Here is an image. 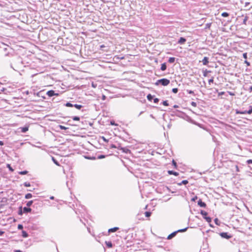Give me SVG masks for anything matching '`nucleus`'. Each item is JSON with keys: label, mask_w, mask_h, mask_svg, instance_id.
Instances as JSON below:
<instances>
[{"label": "nucleus", "mask_w": 252, "mask_h": 252, "mask_svg": "<svg viewBox=\"0 0 252 252\" xmlns=\"http://www.w3.org/2000/svg\"><path fill=\"white\" fill-rule=\"evenodd\" d=\"M23 228V226L22 224H19L18 225V229H22Z\"/></svg>", "instance_id": "obj_40"}, {"label": "nucleus", "mask_w": 252, "mask_h": 252, "mask_svg": "<svg viewBox=\"0 0 252 252\" xmlns=\"http://www.w3.org/2000/svg\"><path fill=\"white\" fill-rule=\"evenodd\" d=\"M170 83V80L166 78H163L158 80L156 83L155 85L158 86L159 84H161L163 86H167Z\"/></svg>", "instance_id": "obj_1"}, {"label": "nucleus", "mask_w": 252, "mask_h": 252, "mask_svg": "<svg viewBox=\"0 0 252 252\" xmlns=\"http://www.w3.org/2000/svg\"><path fill=\"white\" fill-rule=\"evenodd\" d=\"M145 215L146 217H150L151 215V213L150 212H146L145 213Z\"/></svg>", "instance_id": "obj_26"}, {"label": "nucleus", "mask_w": 252, "mask_h": 252, "mask_svg": "<svg viewBox=\"0 0 252 252\" xmlns=\"http://www.w3.org/2000/svg\"><path fill=\"white\" fill-rule=\"evenodd\" d=\"M73 106L75 107L77 109H80L82 107V106L81 105H79V104H74Z\"/></svg>", "instance_id": "obj_21"}, {"label": "nucleus", "mask_w": 252, "mask_h": 252, "mask_svg": "<svg viewBox=\"0 0 252 252\" xmlns=\"http://www.w3.org/2000/svg\"><path fill=\"white\" fill-rule=\"evenodd\" d=\"M24 186L26 187H30L31 186V184L30 183H28V182H25L24 184Z\"/></svg>", "instance_id": "obj_36"}, {"label": "nucleus", "mask_w": 252, "mask_h": 252, "mask_svg": "<svg viewBox=\"0 0 252 252\" xmlns=\"http://www.w3.org/2000/svg\"><path fill=\"white\" fill-rule=\"evenodd\" d=\"M54 196H52L50 197V199H54Z\"/></svg>", "instance_id": "obj_63"}, {"label": "nucleus", "mask_w": 252, "mask_h": 252, "mask_svg": "<svg viewBox=\"0 0 252 252\" xmlns=\"http://www.w3.org/2000/svg\"><path fill=\"white\" fill-rule=\"evenodd\" d=\"M22 214V211H21L20 213V214L21 215Z\"/></svg>", "instance_id": "obj_64"}, {"label": "nucleus", "mask_w": 252, "mask_h": 252, "mask_svg": "<svg viewBox=\"0 0 252 252\" xmlns=\"http://www.w3.org/2000/svg\"><path fill=\"white\" fill-rule=\"evenodd\" d=\"M32 194L31 193H28L25 195V198L26 199H29L32 198Z\"/></svg>", "instance_id": "obj_22"}, {"label": "nucleus", "mask_w": 252, "mask_h": 252, "mask_svg": "<svg viewBox=\"0 0 252 252\" xmlns=\"http://www.w3.org/2000/svg\"><path fill=\"white\" fill-rule=\"evenodd\" d=\"M21 129L22 132L25 133L29 130V126L21 127Z\"/></svg>", "instance_id": "obj_10"}, {"label": "nucleus", "mask_w": 252, "mask_h": 252, "mask_svg": "<svg viewBox=\"0 0 252 252\" xmlns=\"http://www.w3.org/2000/svg\"><path fill=\"white\" fill-rule=\"evenodd\" d=\"M100 48H104L105 47V45H102L100 46Z\"/></svg>", "instance_id": "obj_59"}, {"label": "nucleus", "mask_w": 252, "mask_h": 252, "mask_svg": "<svg viewBox=\"0 0 252 252\" xmlns=\"http://www.w3.org/2000/svg\"><path fill=\"white\" fill-rule=\"evenodd\" d=\"M163 105L164 106H168V103L167 101H164L163 102Z\"/></svg>", "instance_id": "obj_38"}, {"label": "nucleus", "mask_w": 252, "mask_h": 252, "mask_svg": "<svg viewBox=\"0 0 252 252\" xmlns=\"http://www.w3.org/2000/svg\"><path fill=\"white\" fill-rule=\"evenodd\" d=\"M72 119L74 121H79L80 120V118L78 116H74L72 118Z\"/></svg>", "instance_id": "obj_29"}, {"label": "nucleus", "mask_w": 252, "mask_h": 252, "mask_svg": "<svg viewBox=\"0 0 252 252\" xmlns=\"http://www.w3.org/2000/svg\"><path fill=\"white\" fill-rule=\"evenodd\" d=\"M3 145V142L1 141H0V145L2 146Z\"/></svg>", "instance_id": "obj_57"}, {"label": "nucleus", "mask_w": 252, "mask_h": 252, "mask_svg": "<svg viewBox=\"0 0 252 252\" xmlns=\"http://www.w3.org/2000/svg\"><path fill=\"white\" fill-rule=\"evenodd\" d=\"M228 93L229 94V95H232V96H233L235 95V94L231 92H228Z\"/></svg>", "instance_id": "obj_50"}, {"label": "nucleus", "mask_w": 252, "mask_h": 252, "mask_svg": "<svg viewBox=\"0 0 252 252\" xmlns=\"http://www.w3.org/2000/svg\"><path fill=\"white\" fill-rule=\"evenodd\" d=\"M175 61V58L174 57H170L168 60V62L169 63H173Z\"/></svg>", "instance_id": "obj_19"}, {"label": "nucleus", "mask_w": 252, "mask_h": 252, "mask_svg": "<svg viewBox=\"0 0 252 252\" xmlns=\"http://www.w3.org/2000/svg\"><path fill=\"white\" fill-rule=\"evenodd\" d=\"M102 138H103V140H104V141H106V142H107V141H108L105 139V138H104V137H102Z\"/></svg>", "instance_id": "obj_60"}, {"label": "nucleus", "mask_w": 252, "mask_h": 252, "mask_svg": "<svg viewBox=\"0 0 252 252\" xmlns=\"http://www.w3.org/2000/svg\"><path fill=\"white\" fill-rule=\"evenodd\" d=\"M105 157V156L104 155H100L98 157V159H101V158H103Z\"/></svg>", "instance_id": "obj_41"}, {"label": "nucleus", "mask_w": 252, "mask_h": 252, "mask_svg": "<svg viewBox=\"0 0 252 252\" xmlns=\"http://www.w3.org/2000/svg\"><path fill=\"white\" fill-rule=\"evenodd\" d=\"M178 89L177 88H173L172 89L173 93H174L175 94L177 93L178 92Z\"/></svg>", "instance_id": "obj_37"}, {"label": "nucleus", "mask_w": 252, "mask_h": 252, "mask_svg": "<svg viewBox=\"0 0 252 252\" xmlns=\"http://www.w3.org/2000/svg\"><path fill=\"white\" fill-rule=\"evenodd\" d=\"M224 94V92H221L219 93V95H222Z\"/></svg>", "instance_id": "obj_54"}, {"label": "nucleus", "mask_w": 252, "mask_h": 252, "mask_svg": "<svg viewBox=\"0 0 252 252\" xmlns=\"http://www.w3.org/2000/svg\"><path fill=\"white\" fill-rule=\"evenodd\" d=\"M159 101V99L158 98H156L154 99V102L156 103H158Z\"/></svg>", "instance_id": "obj_44"}, {"label": "nucleus", "mask_w": 252, "mask_h": 252, "mask_svg": "<svg viewBox=\"0 0 252 252\" xmlns=\"http://www.w3.org/2000/svg\"><path fill=\"white\" fill-rule=\"evenodd\" d=\"M245 63L247 64V66L250 65V63L248 62L247 60L245 61Z\"/></svg>", "instance_id": "obj_49"}, {"label": "nucleus", "mask_w": 252, "mask_h": 252, "mask_svg": "<svg viewBox=\"0 0 252 252\" xmlns=\"http://www.w3.org/2000/svg\"><path fill=\"white\" fill-rule=\"evenodd\" d=\"M189 183L188 180H183L182 182L177 184L178 186H181L182 184L186 185Z\"/></svg>", "instance_id": "obj_13"}, {"label": "nucleus", "mask_w": 252, "mask_h": 252, "mask_svg": "<svg viewBox=\"0 0 252 252\" xmlns=\"http://www.w3.org/2000/svg\"><path fill=\"white\" fill-rule=\"evenodd\" d=\"M160 69L162 71H164L165 70H166V65L165 63H163L161 64Z\"/></svg>", "instance_id": "obj_14"}, {"label": "nucleus", "mask_w": 252, "mask_h": 252, "mask_svg": "<svg viewBox=\"0 0 252 252\" xmlns=\"http://www.w3.org/2000/svg\"><path fill=\"white\" fill-rule=\"evenodd\" d=\"M147 97L149 101H151L153 99V96L151 94H149Z\"/></svg>", "instance_id": "obj_24"}, {"label": "nucleus", "mask_w": 252, "mask_h": 252, "mask_svg": "<svg viewBox=\"0 0 252 252\" xmlns=\"http://www.w3.org/2000/svg\"><path fill=\"white\" fill-rule=\"evenodd\" d=\"M105 244L106 246L109 248H112L113 246L112 243L111 241H106Z\"/></svg>", "instance_id": "obj_12"}, {"label": "nucleus", "mask_w": 252, "mask_h": 252, "mask_svg": "<svg viewBox=\"0 0 252 252\" xmlns=\"http://www.w3.org/2000/svg\"><path fill=\"white\" fill-rule=\"evenodd\" d=\"M250 91H252V86L250 87Z\"/></svg>", "instance_id": "obj_61"}, {"label": "nucleus", "mask_w": 252, "mask_h": 252, "mask_svg": "<svg viewBox=\"0 0 252 252\" xmlns=\"http://www.w3.org/2000/svg\"><path fill=\"white\" fill-rule=\"evenodd\" d=\"M247 162L248 164L252 163V159H249Z\"/></svg>", "instance_id": "obj_51"}, {"label": "nucleus", "mask_w": 252, "mask_h": 252, "mask_svg": "<svg viewBox=\"0 0 252 252\" xmlns=\"http://www.w3.org/2000/svg\"><path fill=\"white\" fill-rule=\"evenodd\" d=\"M4 233V232L3 231H0V236L2 235Z\"/></svg>", "instance_id": "obj_55"}, {"label": "nucleus", "mask_w": 252, "mask_h": 252, "mask_svg": "<svg viewBox=\"0 0 252 252\" xmlns=\"http://www.w3.org/2000/svg\"><path fill=\"white\" fill-rule=\"evenodd\" d=\"M198 205L201 207H206V203L203 202L200 199L198 201Z\"/></svg>", "instance_id": "obj_3"}, {"label": "nucleus", "mask_w": 252, "mask_h": 252, "mask_svg": "<svg viewBox=\"0 0 252 252\" xmlns=\"http://www.w3.org/2000/svg\"><path fill=\"white\" fill-rule=\"evenodd\" d=\"M187 228H185L184 229H179V230L176 231V232H177V233L178 232H185V231H186L187 230Z\"/></svg>", "instance_id": "obj_27"}, {"label": "nucleus", "mask_w": 252, "mask_h": 252, "mask_svg": "<svg viewBox=\"0 0 252 252\" xmlns=\"http://www.w3.org/2000/svg\"><path fill=\"white\" fill-rule=\"evenodd\" d=\"M220 235H221V237H222L223 238H226V239H229V238H230V236H228L227 233H225V232L221 233L220 234Z\"/></svg>", "instance_id": "obj_9"}, {"label": "nucleus", "mask_w": 252, "mask_h": 252, "mask_svg": "<svg viewBox=\"0 0 252 252\" xmlns=\"http://www.w3.org/2000/svg\"><path fill=\"white\" fill-rule=\"evenodd\" d=\"M191 104L193 107H196V102H195L194 101L191 102Z\"/></svg>", "instance_id": "obj_43"}, {"label": "nucleus", "mask_w": 252, "mask_h": 252, "mask_svg": "<svg viewBox=\"0 0 252 252\" xmlns=\"http://www.w3.org/2000/svg\"><path fill=\"white\" fill-rule=\"evenodd\" d=\"M247 114H251L252 113V107L251 106V109L249 110L248 111H246Z\"/></svg>", "instance_id": "obj_35"}, {"label": "nucleus", "mask_w": 252, "mask_h": 252, "mask_svg": "<svg viewBox=\"0 0 252 252\" xmlns=\"http://www.w3.org/2000/svg\"><path fill=\"white\" fill-rule=\"evenodd\" d=\"M221 16L222 17H228L229 16V14L227 12H223L222 14H221Z\"/></svg>", "instance_id": "obj_28"}, {"label": "nucleus", "mask_w": 252, "mask_h": 252, "mask_svg": "<svg viewBox=\"0 0 252 252\" xmlns=\"http://www.w3.org/2000/svg\"><path fill=\"white\" fill-rule=\"evenodd\" d=\"M110 124H111V125H113V126H118V124H115V122H114V121H111L110 122Z\"/></svg>", "instance_id": "obj_39"}, {"label": "nucleus", "mask_w": 252, "mask_h": 252, "mask_svg": "<svg viewBox=\"0 0 252 252\" xmlns=\"http://www.w3.org/2000/svg\"><path fill=\"white\" fill-rule=\"evenodd\" d=\"M168 173L169 174V175H174L176 176H178L179 175V173L177 172H175V171H172V170H168Z\"/></svg>", "instance_id": "obj_8"}, {"label": "nucleus", "mask_w": 252, "mask_h": 252, "mask_svg": "<svg viewBox=\"0 0 252 252\" xmlns=\"http://www.w3.org/2000/svg\"><path fill=\"white\" fill-rule=\"evenodd\" d=\"M214 82V77H212L208 81V83L209 85H211V83H213Z\"/></svg>", "instance_id": "obj_32"}, {"label": "nucleus", "mask_w": 252, "mask_h": 252, "mask_svg": "<svg viewBox=\"0 0 252 252\" xmlns=\"http://www.w3.org/2000/svg\"><path fill=\"white\" fill-rule=\"evenodd\" d=\"M59 127L61 129H63V130H66L67 128V127H65L64 126H63L62 125H60Z\"/></svg>", "instance_id": "obj_33"}, {"label": "nucleus", "mask_w": 252, "mask_h": 252, "mask_svg": "<svg viewBox=\"0 0 252 252\" xmlns=\"http://www.w3.org/2000/svg\"><path fill=\"white\" fill-rule=\"evenodd\" d=\"M116 148H117V147L114 144H112L110 146V148H111V149Z\"/></svg>", "instance_id": "obj_46"}, {"label": "nucleus", "mask_w": 252, "mask_h": 252, "mask_svg": "<svg viewBox=\"0 0 252 252\" xmlns=\"http://www.w3.org/2000/svg\"><path fill=\"white\" fill-rule=\"evenodd\" d=\"M177 234V232L175 231V232H173V233H172L171 234H169L168 237H167V239H172V238H173L174 237H175L176 236Z\"/></svg>", "instance_id": "obj_7"}, {"label": "nucleus", "mask_w": 252, "mask_h": 252, "mask_svg": "<svg viewBox=\"0 0 252 252\" xmlns=\"http://www.w3.org/2000/svg\"><path fill=\"white\" fill-rule=\"evenodd\" d=\"M46 94L49 97H51L54 95H56V96L59 95V94L55 93V91L53 90H50V91H48L47 92Z\"/></svg>", "instance_id": "obj_2"}, {"label": "nucleus", "mask_w": 252, "mask_h": 252, "mask_svg": "<svg viewBox=\"0 0 252 252\" xmlns=\"http://www.w3.org/2000/svg\"><path fill=\"white\" fill-rule=\"evenodd\" d=\"M243 56L244 58L246 60L247 59V53H244L243 55Z\"/></svg>", "instance_id": "obj_42"}, {"label": "nucleus", "mask_w": 252, "mask_h": 252, "mask_svg": "<svg viewBox=\"0 0 252 252\" xmlns=\"http://www.w3.org/2000/svg\"><path fill=\"white\" fill-rule=\"evenodd\" d=\"M211 71L210 70H207L206 69L203 71V76L204 77H207L208 76V73L211 72Z\"/></svg>", "instance_id": "obj_16"}, {"label": "nucleus", "mask_w": 252, "mask_h": 252, "mask_svg": "<svg viewBox=\"0 0 252 252\" xmlns=\"http://www.w3.org/2000/svg\"><path fill=\"white\" fill-rule=\"evenodd\" d=\"M89 158V159H94L95 158Z\"/></svg>", "instance_id": "obj_62"}, {"label": "nucleus", "mask_w": 252, "mask_h": 252, "mask_svg": "<svg viewBox=\"0 0 252 252\" xmlns=\"http://www.w3.org/2000/svg\"><path fill=\"white\" fill-rule=\"evenodd\" d=\"M186 38L182 37H180V38L179 39L178 42L179 44H183L186 42Z\"/></svg>", "instance_id": "obj_5"}, {"label": "nucleus", "mask_w": 252, "mask_h": 252, "mask_svg": "<svg viewBox=\"0 0 252 252\" xmlns=\"http://www.w3.org/2000/svg\"><path fill=\"white\" fill-rule=\"evenodd\" d=\"M236 113L237 114H247V112H246V111H240L237 110L236 111Z\"/></svg>", "instance_id": "obj_17"}, {"label": "nucleus", "mask_w": 252, "mask_h": 252, "mask_svg": "<svg viewBox=\"0 0 252 252\" xmlns=\"http://www.w3.org/2000/svg\"><path fill=\"white\" fill-rule=\"evenodd\" d=\"M197 199V196H194L193 198H192L191 199V200H192V201H195Z\"/></svg>", "instance_id": "obj_45"}, {"label": "nucleus", "mask_w": 252, "mask_h": 252, "mask_svg": "<svg viewBox=\"0 0 252 252\" xmlns=\"http://www.w3.org/2000/svg\"><path fill=\"white\" fill-rule=\"evenodd\" d=\"M200 214L203 216V217H207L208 213L207 212L201 210L200 212Z\"/></svg>", "instance_id": "obj_18"}, {"label": "nucleus", "mask_w": 252, "mask_h": 252, "mask_svg": "<svg viewBox=\"0 0 252 252\" xmlns=\"http://www.w3.org/2000/svg\"><path fill=\"white\" fill-rule=\"evenodd\" d=\"M53 161H54V163H55L56 165H59V164L58 163V161H56V160L54 158H53Z\"/></svg>", "instance_id": "obj_47"}, {"label": "nucleus", "mask_w": 252, "mask_h": 252, "mask_svg": "<svg viewBox=\"0 0 252 252\" xmlns=\"http://www.w3.org/2000/svg\"><path fill=\"white\" fill-rule=\"evenodd\" d=\"M119 227H113V228L108 229V232L109 233L114 232L117 231L118 230H119Z\"/></svg>", "instance_id": "obj_6"}, {"label": "nucleus", "mask_w": 252, "mask_h": 252, "mask_svg": "<svg viewBox=\"0 0 252 252\" xmlns=\"http://www.w3.org/2000/svg\"><path fill=\"white\" fill-rule=\"evenodd\" d=\"M6 166L11 172H13L14 171V169L11 167L9 164H7Z\"/></svg>", "instance_id": "obj_30"}, {"label": "nucleus", "mask_w": 252, "mask_h": 252, "mask_svg": "<svg viewBox=\"0 0 252 252\" xmlns=\"http://www.w3.org/2000/svg\"><path fill=\"white\" fill-rule=\"evenodd\" d=\"M14 252H21V251L19 250H17L14 251Z\"/></svg>", "instance_id": "obj_58"}, {"label": "nucleus", "mask_w": 252, "mask_h": 252, "mask_svg": "<svg viewBox=\"0 0 252 252\" xmlns=\"http://www.w3.org/2000/svg\"><path fill=\"white\" fill-rule=\"evenodd\" d=\"M250 4V2H247L245 3V6H247V5H248L249 4Z\"/></svg>", "instance_id": "obj_56"}, {"label": "nucleus", "mask_w": 252, "mask_h": 252, "mask_svg": "<svg viewBox=\"0 0 252 252\" xmlns=\"http://www.w3.org/2000/svg\"><path fill=\"white\" fill-rule=\"evenodd\" d=\"M28 173V171L27 170L23 171H20L19 172V174L20 175H26Z\"/></svg>", "instance_id": "obj_23"}, {"label": "nucleus", "mask_w": 252, "mask_h": 252, "mask_svg": "<svg viewBox=\"0 0 252 252\" xmlns=\"http://www.w3.org/2000/svg\"><path fill=\"white\" fill-rule=\"evenodd\" d=\"M211 23H208V24H206V27L207 28L209 29L210 28V27H211Z\"/></svg>", "instance_id": "obj_48"}, {"label": "nucleus", "mask_w": 252, "mask_h": 252, "mask_svg": "<svg viewBox=\"0 0 252 252\" xmlns=\"http://www.w3.org/2000/svg\"><path fill=\"white\" fill-rule=\"evenodd\" d=\"M188 93H189V94H193V93H193V92L192 91H191V90L188 91Z\"/></svg>", "instance_id": "obj_52"}, {"label": "nucleus", "mask_w": 252, "mask_h": 252, "mask_svg": "<svg viewBox=\"0 0 252 252\" xmlns=\"http://www.w3.org/2000/svg\"><path fill=\"white\" fill-rule=\"evenodd\" d=\"M33 203V201L32 200H31V201H29V202H28V203H27V206H30L32 205V204Z\"/></svg>", "instance_id": "obj_34"}, {"label": "nucleus", "mask_w": 252, "mask_h": 252, "mask_svg": "<svg viewBox=\"0 0 252 252\" xmlns=\"http://www.w3.org/2000/svg\"><path fill=\"white\" fill-rule=\"evenodd\" d=\"M204 219L209 223L212 221V219L209 217H204Z\"/></svg>", "instance_id": "obj_15"}, {"label": "nucleus", "mask_w": 252, "mask_h": 252, "mask_svg": "<svg viewBox=\"0 0 252 252\" xmlns=\"http://www.w3.org/2000/svg\"><path fill=\"white\" fill-rule=\"evenodd\" d=\"M65 106L66 107H73L74 106V105H73L72 104L70 103V102H67L65 104Z\"/></svg>", "instance_id": "obj_25"}, {"label": "nucleus", "mask_w": 252, "mask_h": 252, "mask_svg": "<svg viewBox=\"0 0 252 252\" xmlns=\"http://www.w3.org/2000/svg\"><path fill=\"white\" fill-rule=\"evenodd\" d=\"M22 236L24 238H27L28 237V234L25 231L23 230L22 231Z\"/></svg>", "instance_id": "obj_20"}, {"label": "nucleus", "mask_w": 252, "mask_h": 252, "mask_svg": "<svg viewBox=\"0 0 252 252\" xmlns=\"http://www.w3.org/2000/svg\"><path fill=\"white\" fill-rule=\"evenodd\" d=\"M218 219H215V222L216 223V224L217 225H219L218 223Z\"/></svg>", "instance_id": "obj_53"}, {"label": "nucleus", "mask_w": 252, "mask_h": 252, "mask_svg": "<svg viewBox=\"0 0 252 252\" xmlns=\"http://www.w3.org/2000/svg\"><path fill=\"white\" fill-rule=\"evenodd\" d=\"M202 63L203 65H207L209 63V58L207 57H204L202 60Z\"/></svg>", "instance_id": "obj_4"}, {"label": "nucleus", "mask_w": 252, "mask_h": 252, "mask_svg": "<svg viewBox=\"0 0 252 252\" xmlns=\"http://www.w3.org/2000/svg\"><path fill=\"white\" fill-rule=\"evenodd\" d=\"M32 209L30 208L24 207L23 208L24 213H29L31 212Z\"/></svg>", "instance_id": "obj_11"}, {"label": "nucleus", "mask_w": 252, "mask_h": 252, "mask_svg": "<svg viewBox=\"0 0 252 252\" xmlns=\"http://www.w3.org/2000/svg\"><path fill=\"white\" fill-rule=\"evenodd\" d=\"M172 164H173V165L174 166V167L175 168H177V163L174 159L172 160Z\"/></svg>", "instance_id": "obj_31"}]
</instances>
